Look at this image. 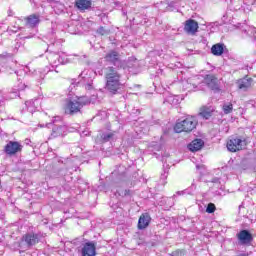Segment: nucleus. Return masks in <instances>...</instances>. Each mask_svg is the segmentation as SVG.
<instances>
[{"mask_svg":"<svg viewBox=\"0 0 256 256\" xmlns=\"http://www.w3.org/2000/svg\"><path fill=\"white\" fill-rule=\"evenodd\" d=\"M8 17H13V10H8Z\"/></svg>","mask_w":256,"mask_h":256,"instance_id":"35","label":"nucleus"},{"mask_svg":"<svg viewBox=\"0 0 256 256\" xmlns=\"http://www.w3.org/2000/svg\"><path fill=\"white\" fill-rule=\"evenodd\" d=\"M208 87L212 89V91H219V80L217 77L213 75H208L205 79Z\"/></svg>","mask_w":256,"mask_h":256,"instance_id":"16","label":"nucleus"},{"mask_svg":"<svg viewBox=\"0 0 256 256\" xmlns=\"http://www.w3.org/2000/svg\"><path fill=\"white\" fill-rule=\"evenodd\" d=\"M95 77H97V73H95V71L91 69H84L79 75V83L83 85L86 91H93V89H95V86H93V81L95 80Z\"/></svg>","mask_w":256,"mask_h":256,"instance_id":"4","label":"nucleus"},{"mask_svg":"<svg viewBox=\"0 0 256 256\" xmlns=\"http://www.w3.org/2000/svg\"><path fill=\"white\" fill-rule=\"evenodd\" d=\"M97 33H99L100 35H107V30H105L104 27H100V28L97 30Z\"/></svg>","mask_w":256,"mask_h":256,"instance_id":"29","label":"nucleus"},{"mask_svg":"<svg viewBox=\"0 0 256 256\" xmlns=\"http://www.w3.org/2000/svg\"><path fill=\"white\" fill-rule=\"evenodd\" d=\"M113 137H115V133L112 132H103L100 134L102 143H109V141L113 140Z\"/></svg>","mask_w":256,"mask_h":256,"instance_id":"22","label":"nucleus"},{"mask_svg":"<svg viewBox=\"0 0 256 256\" xmlns=\"http://www.w3.org/2000/svg\"><path fill=\"white\" fill-rule=\"evenodd\" d=\"M197 118L195 116L187 117L186 119L177 122L174 126L175 133H191L197 127Z\"/></svg>","mask_w":256,"mask_h":256,"instance_id":"3","label":"nucleus"},{"mask_svg":"<svg viewBox=\"0 0 256 256\" xmlns=\"http://www.w3.org/2000/svg\"><path fill=\"white\" fill-rule=\"evenodd\" d=\"M247 145V142L240 137H232L227 142V149L231 153H237V151H241L243 147Z\"/></svg>","mask_w":256,"mask_h":256,"instance_id":"7","label":"nucleus"},{"mask_svg":"<svg viewBox=\"0 0 256 256\" xmlns=\"http://www.w3.org/2000/svg\"><path fill=\"white\" fill-rule=\"evenodd\" d=\"M67 131V126L61 121V117H55L52 122V132L50 138L56 139V137H65V135H67Z\"/></svg>","mask_w":256,"mask_h":256,"instance_id":"5","label":"nucleus"},{"mask_svg":"<svg viewBox=\"0 0 256 256\" xmlns=\"http://www.w3.org/2000/svg\"><path fill=\"white\" fill-rule=\"evenodd\" d=\"M48 61L54 67H58V65H59V53H51V54H49L48 55Z\"/></svg>","mask_w":256,"mask_h":256,"instance_id":"23","label":"nucleus"},{"mask_svg":"<svg viewBox=\"0 0 256 256\" xmlns=\"http://www.w3.org/2000/svg\"><path fill=\"white\" fill-rule=\"evenodd\" d=\"M242 32L245 33V35H248V37H253L256 32V28L254 26H246L242 29Z\"/></svg>","mask_w":256,"mask_h":256,"instance_id":"24","label":"nucleus"},{"mask_svg":"<svg viewBox=\"0 0 256 256\" xmlns=\"http://www.w3.org/2000/svg\"><path fill=\"white\" fill-rule=\"evenodd\" d=\"M174 100H175V98L173 96H170L168 99H166V102L173 103Z\"/></svg>","mask_w":256,"mask_h":256,"instance_id":"32","label":"nucleus"},{"mask_svg":"<svg viewBox=\"0 0 256 256\" xmlns=\"http://www.w3.org/2000/svg\"><path fill=\"white\" fill-rule=\"evenodd\" d=\"M75 7L81 13H85V11H91V7H93V1H91V0H75Z\"/></svg>","mask_w":256,"mask_h":256,"instance_id":"12","label":"nucleus"},{"mask_svg":"<svg viewBox=\"0 0 256 256\" xmlns=\"http://www.w3.org/2000/svg\"><path fill=\"white\" fill-rule=\"evenodd\" d=\"M127 168L119 166L118 170L112 172V177H117L118 181H127Z\"/></svg>","mask_w":256,"mask_h":256,"instance_id":"18","label":"nucleus"},{"mask_svg":"<svg viewBox=\"0 0 256 256\" xmlns=\"http://www.w3.org/2000/svg\"><path fill=\"white\" fill-rule=\"evenodd\" d=\"M223 111L225 115H229L233 111V104H224L223 105Z\"/></svg>","mask_w":256,"mask_h":256,"instance_id":"27","label":"nucleus"},{"mask_svg":"<svg viewBox=\"0 0 256 256\" xmlns=\"http://www.w3.org/2000/svg\"><path fill=\"white\" fill-rule=\"evenodd\" d=\"M117 193L120 197H131L133 195V192L131 190H121L117 191Z\"/></svg>","mask_w":256,"mask_h":256,"instance_id":"26","label":"nucleus"},{"mask_svg":"<svg viewBox=\"0 0 256 256\" xmlns=\"http://www.w3.org/2000/svg\"><path fill=\"white\" fill-rule=\"evenodd\" d=\"M183 193H185V192H183V191H182V192H181V191H178V192H177V195H183Z\"/></svg>","mask_w":256,"mask_h":256,"instance_id":"37","label":"nucleus"},{"mask_svg":"<svg viewBox=\"0 0 256 256\" xmlns=\"http://www.w3.org/2000/svg\"><path fill=\"white\" fill-rule=\"evenodd\" d=\"M225 51V44H215L211 48L212 55H215L216 57H219L223 55V52Z\"/></svg>","mask_w":256,"mask_h":256,"instance_id":"21","label":"nucleus"},{"mask_svg":"<svg viewBox=\"0 0 256 256\" xmlns=\"http://www.w3.org/2000/svg\"><path fill=\"white\" fill-rule=\"evenodd\" d=\"M173 255H179V251L174 252Z\"/></svg>","mask_w":256,"mask_h":256,"instance_id":"38","label":"nucleus"},{"mask_svg":"<svg viewBox=\"0 0 256 256\" xmlns=\"http://www.w3.org/2000/svg\"><path fill=\"white\" fill-rule=\"evenodd\" d=\"M97 255L95 242H88L82 248V256H95Z\"/></svg>","mask_w":256,"mask_h":256,"instance_id":"14","label":"nucleus"},{"mask_svg":"<svg viewBox=\"0 0 256 256\" xmlns=\"http://www.w3.org/2000/svg\"><path fill=\"white\" fill-rule=\"evenodd\" d=\"M67 63V55L65 53H59L58 65H65Z\"/></svg>","mask_w":256,"mask_h":256,"instance_id":"25","label":"nucleus"},{"mask_svg":"<svg viewBox=\"0 0 256 256\" xmlns=\"http://www.w3.org/2000/svg\"><path fill=\"white\" fill-rule=\"evenodd\" d=\"M27 87H29V86H27L25 84H21V85H19L18 91L21 92V91H23V89H27Z\"/></svg>","mask_w":256,"mask_h":256,"instance_id":"31","label":"nucleus"},{"mask_svg":"<svg viewBox=\"0 0 256 256\" xmlns=\"http://www.w3.org/2000/svg\"><path fill=\"white\" fill-rule=\"evenodd\" d=\"M97 95L93 94L90 98L87 96L76 97L66 101L65 113L66 115H75L81 112V109L87 105L95 104Z\"/></svg>","mask_w":256,"mask_h":256,"instance_id":"2","label":"nucleus"},{"mask_svg":"<svg viewBox=\"0 0 256 256\" xmlns=\"http://www.w3.org/2000/svg\"><path fill=\"white\" fill-rule=\"evenodd\" d=\"M203 145H205V142H203V140L201 139H195L194 141H192L189 145H188V149L189 151H191L192 153H195L197 151H201V149L203 148Z\"/></svg>","mask_w":256,"mask_h":256,"instance_id":"20","label":"nucleus"},{"mask_svg":"<svg viewBox=\"0 0 256 256\" xmlns=\"http://www.w3.org/2000/svg\"><path fill=\"white\" fill-rule=\"evenodd\" d=\"M26 27L30 29H35V27H39V23H41V16L39 14H31L25 18Z\"/></svg>","mask_w":256,"mask_h":256,"instance_id":"13","label":"nucleus"},{"mask_svg":"<svg viewBox=\"0 0 256 256\" xmlns=\"http://www.w3.org/2000/svg\"><path fill=\"white\" fill-rule=\"evenodd\" d=\"M213 111H215V109L211 106H204L202 108H200V112H199V116L202 117V119H211V117L213 116Z\"/></svg>","mask_w":256,"mask_h":256,"instance_id":"19","label":"nucleus"},{"mask_svg":"<svg viewBox=\"0 0 256 256\" xmlns=\"http://www.w3.org/2000/svg\"><path fill=\"white\" fill-rule=\"evenodd\" d=\"M253 83V78L244 77L237 81L238 89L241 91H247L251 87V84Z\"/></svg>","mask_w":256,"mask_h":256,"instance_id":"17","label":"nucleus"},{"mask_svg":"<svg viewBox=\"0 0 256 256\" xmlns=\"http://www.w3.org/2000/svg\"><path fill=\"white\" fill-rule=\"evenodd\" d=\"M105 61L107 63H112L114 65V69H121L123 62L121 61V58L119 57V52L117 51H110L106 54L104 57Z\"/></svg>","mask_w":256,"mask_h":256,"instance_id":"8","label":"nucleus"},{"mask_svg":"<svg viewBox=\"0 0 256 256\" xmlns=\"http://www.w3.org/2000/svg\"><path fill=\"white\" fill-rule=\"evenodd\" d=\"M49 125H51V124H46V127H49Z\"/></svg>","mask_w":256,"mask_h":256,"instance_id":"39","label":"nucleus"},{"mask_svg":"<svg viewBox=\"0 0 256 256\" xmlns=\"http://www.w3.org/2000/svg\"><path fill=\"white\" fill-rule=\"evenodd\" d=\"M149 223H151V216L148 213L142 214L138 220V229L140 231L147 229L149 227Z\"/></svg>","mask_w":256,"mask_h":256,"instance_id":"15","label":"nucleus"},{"mask_svg":"<svg viewBox=\"0 0 256 256\" xmlns=\"http://www.w3.org/2000/svg\"><path fill=\"white\" fill-rule=\"evenodd\" d=\"M23 241H25L27 247H33L41 241V235L35 233H28L23 236Z\"/></svg>","mask_w":256,"mask_h":256,"instance_id":"11","label":"nucleus"},{"mask_svg":"<svg viewBox=\"0 0 256 256\" xmlns=\"http://www.w3.org/2000/svg\"><path fill=\"white\" fill-rule=\"evenodd\" d=\"M17 31H19V27L13 26L12 32L13 33H17Z\"/></svg>","mask_w":256,"mask_h":256,"instance_id":"34","label":"nucleus"},{"mask_svg":"<svg viewBox=\"0 0 256 256\" xmlns=\"http://www.w3.org/2000/svg\"><path fill=\"white\" fill-rule=\"evenodd\" d=\"M184 31L187 35H195L199 31V23L193 19L186 20L184 22Z\"/></svg>","mask_w":256,"mask_h":256,"instance_id":"9","label":"nucleus"},{"mask_svg":"<svg viewBox=\"0 0 256 256\" xmlns=\"http://www.w3.org/2000/svg\"><path fill=\"white\" fill-rule=\"evenodd\" d=\"M211 183H215L216 185H219L220 183L219 178H213Z\"/></svg>","mask_w":256,"mask_h":256,"instance_id":"33","label":"nucleus"},{"mask_svg":"<svg viewBox=\"0 0 256 256\" xmlns=\"http://www.w3.org/2000/svg\"><path fill=\"white\" fill-rule=\"evenodd\" d=\"M240 245H249L253 241V235L248 230H241L237 234Z\"/></svg>","mask_w":256,"mask_h":256,"instance_id":"10","label":"nucleus"},{"mask_svg":"<svg viewBox=\"0 0 256 256\" xmlns=\"http://www.w3.org/2000/svg\"><path fill=\"white\" fill-rule=\"evenodd\" d=\"M104 75L106 79V91L111 93V95H117V93H121V90L125 87V84L123 81H121V77H123L121 74V69L108 66L105 68Z\"/></svg>","mask_w":256,"mask_h":256,"instance_id":"1","label":"nucleus"},{"mask_svg":"<svg viewBox=\"0 0 256 256\" xmlns=\"http://www.w3.org/2000/svg\"><path fill=\"white\" fill-rule=\"evenodd\" d=\"M23 151V144L19 141L10 140L4 146V153L8 155V157H15V155H19Z\"/></svg>","mask_w":256,"mask_h":256,"instance_id":"6","label":"nucleus"},{"mask_svg":"<svg viewBox=\"0 0 256 256\" xmlns=\"http://www.w3.org/2000/svg\"><path fill=\"white\" fill-rule=\"evenodd\" d=\"M35 101H37V100H31V101H26L25 102V105H26V107H35Z\"/></svg>","mask_w":256,"mask_h":256,"instance_id":"30","label":"nucleus"},{"mask_svg":"<svg viewBox=\"0 0 256 256\" xmlns=\"http://www.w3.org/2000/svg\"><path fill=\"white\" fill-rule=\"evenodd\" d=\"M75 85H77V84H75V82H72V83H71V85H70L71 91H73V87H75Z\"/></svg>","mask_w":256,"mask_h":256,"instance_id":"36","label":"nucleus"},{"mask_svg":"<svg viewBox=\"0 0 256 256\" xmlns=\"http://www.w3.org/2000/svg\"><path fill=\"white\" fill-rule=\"evenodd\" d=\"M216 209L215 204L209 203L206 207V213H215Z\"/></svg>","mask_w":256,"mask_h":256,"instance_id":"28","label":"nucleus"}]
</instances>
